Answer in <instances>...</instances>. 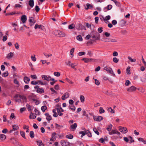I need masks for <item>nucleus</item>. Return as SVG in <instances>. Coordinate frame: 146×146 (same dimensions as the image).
<instances>
[{
	"label": "nucleus",
	"instance_id": "nucleus-51",
	"mask_svg": "<svg viewBox=\"0 0 146 146\" xmlns=\"http://www.w3.org/2000/svg\"><path fill=\"white\" fill-rule=\"evenodd\" d=\"M35 112L36 113V114L39 115L40 114V112H39L35 108Z\"/></svg>",
	"mask_w": 146,
	"mask_h": 146
},
{
	"label": "nucleus",
	"instance_id": "nucleus-48",
	"mask_svg": "<svg viewBox=\"0 0 146 146\" xmlns=\"http://www.w3.org/2000/svg\"><path fill=\"white\" fill-rule=\"evenodd\" d=\"M15 117L14 113H12L10 117V119H12Z\"/></svg>",
	"mask_w": 146,
	"mask_h": 146
},
{
	"label": "nucleus",
	"instance_id": "nucleus-14",
	"mask_svg": "<svg viewBox=\"0 0 146 146\" xmlns=\"http://www.w3.org/2000/svg\"><path fill=\"white\" fill-rule=\"evenodd\" d=\"M29 5L31 8H33L34 5V1L33 0H30L29 1Z\"/></svg>",
	"mask_w": 146,
	"mask_h": 146
},
{
	"label": "nucleus",
	"instance_id": "nucleus-32",
	"mask_svg": "<svg viewBox=\"0 0 146 146\" xmlns=\"http://www.w3.org/2000/svg\"><path fill=\"white\" fill-rule=\"evenodd\" d=\"M66 138L70 139H72L73 138V136L72 134H69L67 135L66 136Z\"/></svg>",
	"mask_w": 146,
	"mask_h": 146
},
{
	"label": "nucleus",
	"instance_id": "nucleus-61",
	"mask_svg": "<svg viewBox=\"0 0 146 146\" xmlns=\"http://www.w3.org/2000/svg\"><path fill=\"white\" fill-rule=\"evenodd\" d=\"M99 141L101 143H105L104 139L102 138H101L99 139Z\"/></svg>",
	"mask_w": 146,
	"mask_h": 146
},
{
	"label": "nucleus",
	"instance_id": "nucleus-45",
	"mask_svg": "<svg viewBox=\"0 0 146 146\" xmlns=\"http://www.w3.org/2000/svg\"><path fill=\"white\" fill-rule=\"evenodd\" d=\"M113 61L115 63H117L119 61V60L116 57H114L113 59Z\"/></svg>",
	"mask_w": 146,
	"mask_h": 146
},
{
	"label": "nucleus",
	"instance_id": "nucleus-40",
	"mask_svg": "<svg viewBox=\"0 0 146 146\" xmlns=\"http://www.w3.org/2000/svg\"><path fill=\"white\" fill-rule=\"evenodd\" d=\"M108 42H116L117 40L112 38H108Z\"/></svg>",
	"mask_w": 146,
	"mask_h": 146
},
{
	"label": "nucleus",
	"instance_id": "nucleus-38",
	"mask_svg": "<svg viewBox=\"0 0 146 146\" xmlns=\"http://www.w3.org/2000/svg\"><path fill=\"white\" fill-rule=\"evenodd\" d=\"M112 1H113L115 4L118 6L120 5V3L116 0H111Z\"/></svg>",
	"mask_w": 146,
	"mask_h": 146
},
{
	"label": "nucleus",
	"instance_id": "nucleus-35",
	"mask_svg": "<svg viewBox=\"0 0 146 146\" xmlns=\"http://www.w3.org/2000/svg\"><path fill=\"white\" fill-rule=\"evenodd\" d=\"M47 109V107L46 106H42L41 108V109L42 111L44 112Z\"/></svg>",
	"mask_w": 146,
	"mask_h": 146
},
{
	"label": "nucleus",
	"instance_id": "nucleus-54",
	"mask_svg": "<svg viewBox=\"0 0 146 146\" xmlns=\"http://www.w3.org/2000/svg\"><path fill=\"white\" fill-rule=\"evenodd\" d=\"M119 130L121 132L123 133V130L124 129V127H123L121 126H119Z\"/></svg>",
	"mask_w": 146,
	"mask_h": 146
},
{
	"label": "nucleus",
	"instance_id": "nucleus-64",
	"mask_svg": "<svg viewBox=\"0 0 146 146\" xmlns=\"http://www.w3.org/2000/svg\"><path fill=\"white\" fill-rule=\"evenodd\" d=\"M31 78L34 79H36L37 78L36 76L35 75H31Z\"/></svg>",
	"mask_w": 146,
	"mask_h": 146
},
{
	"label": "nucleus",
	"instance_id": "nucleus-57",
	"mask_svg": "<svg viewBox=\"0 0 146 146\" xmlns=\"http://www.w3.org/2000/svg\"><path fill=\"white\" fill-rule=\"evenodd\" d=\"M95 84L97 85H99L100 84V82L97 79H95Z\"/></svg>",
	"mask_w": 146,
	"mask_h": 146
},
{
	"label": "nucleus",
	"instance_id": "nucleus-25",
	"mask_svg": "<svg viewBox=\"0 0 146 146\" xmlns=\"http://www.w3.org/2000/svg\"><path fill=\"white\" fill-rule=\"evenodd\" d=\"M30 136L31 138H33L35 136L34 132L33 131H31L30 132Z\"/></svg>",
	"mask_w": 146,
	"mask_h": 146
},
{
	"label": "nucleus",
	"instance_id": "nucleus-55",
	"mask_svg": "<svg viewBox=\"0 0 146 146\" xmlns=\"http://www.w3.org/2000/svg\"><path fill=\"white\" fill-rule=\"evenodd\" d=\"M86 53L84 52H80L78 53V55L79 56H81L82 55H84Z\"/></svg>",
	"mask_w": 146,
	"mask_h": 146
},
{
	"label": "nucleus",
	"instance_id": "nucleus-28",
	"mask_svg": "<svg viewBox=\"0 0 146 146\" xmlns=\"http://www.w3.org/2000/svg\"><path fill=\"white\" fill-rule=\"evenodd\" d=\"M76 38L78 40L80 41H82L83 40L82 36L80 35H78L77 36Z\"/></svg>",
	"mask_w": 146,
	"mask_h": 146
},
{
	"label": "nucleus",
	"instance_id": "nucleus-62",
	"mask_svg": "<svg viewBox=\"0 0 146 146\" xmlns=\"http://www.w3.org/2000/svg\"><path fill=\"white\" fill-rule=\"evenodd\" d=\"M115 130H112L111 132L109 131V133L111 135L112 134H115Z\"/></svg>",
	"mask_w": 146,
	"mask_h": 146
},
{
	"label": "nucleus",
	"instance_id": "nucleus-24",
	"mask_svg": "<svg viewBox=\"0 0 146 146\" xmlns=\"http://www.w3.org/2000/svg\"><path fill=\"white\" fill-rule=\"evenodd\" d=\"M56 128V129H60L63 127V126L62 125H60L59 124H58L57 123H55Z\"/></svg>",
	"mask_w": 146,
	"mask_h": 146
},
{
	"label": "nucleus",
	"instance_id": "nucleus-21",
	"mask_svg": "<svg viewBox=\"0 0 146 146\" xmlns=\"http://www.w3.org/2000/svg\"><path fill=\"white\" fill-rule=\"evenodd\" d=\"M11 142L13 144H17L18 143V142L14 138H11Z\"/></svg>",
	"mask_w": 146,
	"mask_h": 146
},
{
	"label": "nucleus",
	"instance_id": "nucleus-4",
	"mask_svg": "<svg viewBox=\"0 0 146 146\" xmlns=\"http://www.w3.org/2000/svg\"><path fill=\"white\" fill-rule=\"evenodd\" d=\"M93 119L95 121H100L103 119V117L100 116H97L94 115Z\"/></svg>",
	"mask_w": 146,
	"mask_h": 146
},
{
	"label": "nucleus",
	"instance_id": "nucleus-34",
	"mask_svg": "<svg viewBox=\"0 0 146 146\" xmlns=\"http://www.w3.org/2000/svg\"><path fill=\"white\" fill-rule=\"evenodd\" d=\"M82 60L84 61L85 62L87 63L89 62V59L88 58H84L82 59Z\"/></svg>",
	"mask_w": 146,
	"mask_h": 146
},
{
	"label": "nucleus",
	"instance_id": "nucleus-20",
	"mask_svg": "<svg viewBox=\"0 0 146 146\" xmlns=\"http://www.w3.org/2000/svg\"><path fill=\"white\" fill-rule=\"evenodd\" d=\"M79 134H82V135L81 136V137H82L83 136H84L86 133V131H80L79 132Z\"/></svg>",
	"mask_w": 146,
	"mask_h": 146
},
{
	"label": "nucleus",
	"instance_id": "nucleus-60",
	"mask_svg": "<svg viewBox=\"0 0 146 146\" xmlns=\"http://www.w3.org/2000/svg\"><path fill=\"white\" fill-rule=\"evenodd\" d=\"M131 83L128 80H126V81L125 85L126 86H128Z\"/></svg>",
	"mask_w": 146,
	"mask_h": 146
},
{
	"label": "nucleus",
	"instance_id": "nucleus-50",
	"mask_svg": "<svg viewBox=\"0 0 146 146\" xmlns=\"http://www.w3.org/2000/svg\"><path fill=\"white\" fill-rule=\"evenodd\" d=\"M130 70V67H128L126 70V72L127 74H130V73H129V72Z\"/></svg>",
	"mask_w": 146,
	"mask_h": 146
},
{
	"label": "nucleus",
	"instance_id": "nucleus-6",
	"mask_svg": "<svg viewBox=\"0 0 146 146\" xmlns=\"http://www.w3.org/2000/svg\"><path fill=\"white\" fill-rule=\"evenodd\" d=\"M13 129H12L10 130L9 131V133H11L14 131H15L18 129H19V127L18 125H12Z\"/></svg>",
	"mask_w": 146,
	"mask_h": 146
},
{
	"label": "nucleus",
	"instance_id": "nucleus-36",
	"mask_svg": "<svg viewBox=\"0 0 146 146\" xmlns=\"http://www.w3.org/2000/svg\"><path fill=\"white\" fill-rule=\"evenodd\" d=\"M87 136L89 137H92V134L88 130L86 131V133Z\"/></svg>",
	"mask_w": 146,
	"mask_h": 146
},
{
	"label": "nucleus",
	"instance_id": "nucleus-41",
	"mask_svg": "<svg viewBox=\"0 0 146 146\" xmlns=\"http://www.w3.org/2000/svg\"><path fill=\"white\" fill-rule=\"evenodd\" d=\"M54 75L58 77L60 76V74L59 72H55L54 73Z\"/></svg>",
	"mask_w": 146,
	"mask_h": 146
},
{
	"label": "nucleus",
	"instance_id": "nucleus-8",
	"mask_svg": "<svg viewBox=\"0 0 146 146\" xmlns=\"http://www.w3.org/2000/svg\"><path fill=\"white\" fill-rule=\"evenodd\" d=\"M69 96V94L68 92H66L64 93L62 97V99L63 100H64Z\"/></svg>",
	"mask_w": 146,
	"mask_h": 146
},
{
	"label": "nucleus",
	"instance_id": "nucleus-46",
	"mask_svg": "<svg viewBox=\"0 0 146 146\" xmlns=\"http://www.w3.org/2000/svg\"><path fill=\"white\" fill-rule=\"evenodd\" d=\"M17 13L16 12H12L11 13H7L6 14V15H14L15 14H17Z\"/></svg>",
	"mask_w": 146,
	"mask_h": 146
},
{
	"label": "nucleus",
	"instance_id": "nucleus-19",
	"mask_svg": "<svg viewBox=\"0 0 146 146\" xmlns=\"http://www.w3.org/2000/svg\"><path fill=\"white\" fill-rule=\"evenodd\" d=\"M31 114L32 115V116L31 115H30L29 118L32 119H34L36 118V114H34V113H32V112H31Z\"/></svg>",
	"mask_w": 146,
	"mask_h": 146
},
{
	"label": "nucleus",
	"instance_id": "nucleus-59",
	"mask_svg": "<svg viewBox=\"0 0 146 146\" xmlns=\"http://www.w3.org/2000/svg\"><path fill=\"white\" fill-rule=\"evenodd\" d=\"M26 110V108H21L20 109V113H23V111H25Z\"/></svg>",
	"mask_w": 146,
	"mask_h": 146
},
{
	"label": "nucleus",
	"instance_id": "nucleus-10",
	"mask_svg": "<svg viewBox=\"0 0 146 146\" xmlns=\"http://www.w3.org/2000/svg\"><path fill=\"white\" fill-rule=\"evenodd\" d=\"M39 28L41 29L42 30H44V26L42 25H38L37 24H35V29H36L37 28Z\"/></svg>",
	"mask_w": 146,
	"mask_h": 146
},
{
	"label": "nucleus",
	"instance_id": "nucleus-56",
	"mask_svg": "<svg viewBox=\"0 0 146 146\" xmlns=\"http://www.w3.org/2000/svg\"><path fill=\"white\" fill-rule=\"evenodd\" d=\"M37 145L40 146L42 145V143L41 141H37Z\"/></svg>",
	"mask_w": 146,
	"mask_h": 146
},
{
	"label": "nucleus",
	"instance_id": "nucleus-43",
	"mask_svg": "<svg viewBox=\"0 0 146 146\" xmlns=\"http://www.w3.org/2000/svg\"><path fill=\"white\" fill-rule=\"evenodd\" d=\"M112 127V125L111 124H110L109 125H108V127L106 128V129L110 131Z\"/></svg>",
	"mask_w": 146,
	"mask_h": 146
},
{
	"label": "nucleus",
	"instance_id": "nucleus-29",
	"mask_svg": "<svg viewBox=\"0 0 146 146\" xmlns=\"http://www.w3.org/2000/svg\"><path fill=\"white\" fill-rule=\"evenodd\" d=\"M112 7V5H108L106 7H105L104 8V9H107L109 10H110Z\"/></svg>",
	"mask_w": 146,
	"mask_h": 146
},
{
	"label": "nucleus",
	"instance_id": "nucleus-30",
	"mask_svg": "<svg viewBox=\"0 0 146 146\" xmlns=\"http://www.w3.org/2000/svg\"><path fill=\"white\" fill-rule=\"evenodd\" d=\"M78 27L77 28L78 30H79L80 29H82V27H84V26H83L80 23H79L78 24Z\"/></svg>",
	"mask_w": 146,
	"mask_h": 146
},
{
	"label": "nucleus",
	"instance_id": "nucleus-39",
	"mask_svg": "<svg viewBox=\"0 0 146 146\" xmlns=\"http://www.w3.org/2000/svg\"><path fill=\"white\" fill-rule=\"evenodd\" d=\"M17 97H19L22 100H26V97L24 96H21L20 95H17Z\"/></svg>",
	"mask_w": 146,
	"mask_h": 146
},
{
	"label": "nucleus",
	"instance_id": "nucleus-47",
	"mask_svg": "<svg viewBox=\"0 0 146 146\" xmlns=\"http://www.w3.org/2000/svg\"><path fill=\"white\" fill-rule=\"evenodd\" d=\"M74 48H72L71 49V50L70 51V55H72V57H73V53L74 52Z\"/></svg>",
	"mask_w": 146,
	"mask_h": 146
},
{
	"label": "nucleus",
	"instance_id": "nucleus-31",
	"mask_svg": "<svg viewBox=\"0 0 146 146\" xmlns=\"http://www.w3.org/2000/svg\"><path fill=\"white\" fill-rule=\"evenodd\" d=\"M107 110L109 112L111 113H115L114 110H113L111 107L108 108Z\"/></svg>",
	"mask_w": 146,
	"mask_h": 146
},
{
	"label": "nucleus",
	"instance_id": "nucleus-22",
	"mask_svg": "<svg viewBox=\"0 0 146 146\" xmlns=\"http://www.w3.org/2000/svg\"><path fill=\"white\" fill-rule=\"evenodd\" d=\"M57 111L58 115L60 116H61L63 115V113L61 112L60 109L59 108L56 109Z\"/></svg>",
	"mask_w": 146,
	"mask_h": 146
},
{
	"label": "nucleus",
	"instance_id": "nucleus-33",
	"mask_svg": "<svg viewBox=\"0 0 146 146\" xmlns=\"http://www.w3.org/2000/svg\"><path fill=\"white\" fill-rule=\"evenodd\" d=\"M69 107V108L72 110L74 111L75 110V107L74 105H70Z\"/></svg>",
	"mask_w": 146,
	"mask_h": 146
},
{
	"label": "nucleus",
	"instance_id": "nucleus-63",
	"mask_svg": "<svg viewBox=\"0 0 146 146\" xmlns=\"http://www.w3.org/2000/svg\"><path fill=\"white\" fill-rule=\"evenodd\" d=\"M35 9L36 11L37 12H38L39 11L40 9L39 8L38 6L37 5L35 7Z\"/></svg>",
	"mask_w": 146,
	"mask_h": 146
},
{
	"label": "nucleus",
	"instance_id": "nucleus-18",
	"mask_svg": "<svg viewBox=\"0 0 146 146\" xmlns=\"http://www.w3.org/2000/svg\"><path fill=\"white\" fill-rule=\"evenodd\" d=\"M6 138L5 135L3 134H1L0 135V138L2 140H4Z\"/></svg>",
	"mask_w": 146,
	"mask_h": 146
},
{
	"label": "nucleus",
	"instance_id": "nucleus-49",
	"mask_svg": "<svg viewBox=\"0 0 146 146\" xmlns=\"http://www.w3.org/2000/svg\"><path fill=\"white\" fill-rule=\"evenodd\" d=\"M99 112L100 113H102L105 112L104 110L103 109L102 107L100 108Z\"/></svg>",
	"mask_w": 146,
	"mask_h": 146
},
{
	"label": "nucleus",
	"instance_id": "nucleus-52",
	"mask_svg": "<svg viewBox=\"0 0 146 146\" xmlns=\"http://www.w3.org/2000/svg\"><path fill=\"white\" fill-rule=\"evenodd\" d=\"M2 75L4 77H6L8 75V72L7 71L6 72H5L3 73L2 74Z\"/></svg>",
	"mask_w": 146,
	"mask_h": 146
},
{
	"label": "nucleus",
	"instance_id": "nucleus-44",
	"mask_svg": "<svg viewBox=\"0 0 146 146\" xmlns=\"http://www.w3.org/2000/svg\"><path fill=\"white\" fill-rule=\"evenodd\" d=\"M93 130L94 132L97 135H99L100 133L96 128H94Z\"/></svg>",
	"mask_w": 146,
	"mask_h": 146
},
{
	"label": "nucleus",
	"instance_id": "nucleus-37",
	"mask_svg": "<svg viewBox=\"0 0 146 146\" xmlns=\"http://www.w3.org/2000/svg\"><path fill=\"white\" fill-rule=\"evenodd\" d=\"M38 82V84H40L41 85H47V83H43L41 81V80H38L37 81Z\"/></svg>",
	"mask_w": 146,
	"mask_h": 146
},
{
	"label": "nucleus",
	"instance_id": "nucleus-16",
	"mask_svg": "<svg viewBox=\"0 0 146 146\" xmlns=\"http://www.w3.org/2000/svg\"><path fill=\"white\" fill-rule=\"evenodd\" d=\"M37 92L39 93H42L44 92V90L43 88H40L37 90Z\"/></svg>",
	"mask_w": 146,
	"mask_h": 146
},
{
	"label": "nucleus",
	"instance_id": "nucleus-13",
	"mask_svg": "<svg viewBox=\"0 0 146 146\" xmlns=\"http://www.w3.org/2000/svg\"><path fill=\"white\" fill-rule=\"evenodd\" d=\"M13 53L12 52L9 53L6 56V58L8 59L11 58L13 56Z\"/></svg>",
	"mask_w": 146,
	"mask_h": 146
},
{
	"label": "nucleus",
	"instance_id": "nucleus-15",
	"mask_svg": "<svg viewBox=\"0 0 146 146\" xmlns=\"http://www.w3.org/2000/svg\"><path fill=\"white\" fill-rule=\"evenodd\" d=\"M86 7L85 8L86 10H88L89 9H92L93 8V6L90 4L89 3H87L86 4Z\"/></svg>",
	"mask_w": 146,
	"mask_h": 146
},
{
	"label": "nucleus",
	"instance_id": "nucleus-58",
	"mask_svg": "<svg viewBox=\"0 0 146 146\" xmlns=\"http://www.w3.org/2000/svg\"><path fill=\"white\" fill-rule=\"evenodd\" d=\"M46 119L48 121H49L51 120L52 119V117L51 115H49L48 116H47L46 117Z\"/></svg>",
	"mask_w": 146,
	"mask_h": 146
},
{
	"label": "nucleus",
	"instance_id": "nucleus-42",
	"mask_svg": "<svg viewBox=\"0 0 146 146\" xmlns=\"http://www.w3.org/2000/svg\"><path fill=\"white\" fill-rule=\"evenodd\" d=\"M26 106L29 111H31L32 110V107L29 104H27L26 105Z\"/></svg>",
	"mask_w": 146,
	"mask_h": 146
},
{
	"label": "nucleus",
	"instance_id": "nucleus-1",
	"mask_svg": "<svg viewBox=\"0 0 146 146\" xmlns=\"http://www.w3.org/2000/svg\"><path fill=\"white\" fill-rule=\"evenodd\" d=\"M91 37L93 38V40H99L100 38V35L97 32L92 31L90 33Z\"/></svg>",
	"mask_w": 146,
	"mask_h": 146
},
{
	"label": "nucleus",
	"instance_id": "nucleus-53",
	"mask_svg": "<svg viewBox=\"0 0 146 146\" xmlns=\"http://www.w3.org/2000/svg\"><path fill=\"white\" fill-rule=\"evenodd\" d=\"M44 55L47 58L52 56V54H48L46 53H44Z\"/></svg>",
	"mask_w": 146,
	"mask_h": 146
},
{
	"label": "nucleus",
	"instance_id": "nucleus-27",
	"mask_svg": "<svg viewBox=\"0 0 146 146\" xmlns=\"http://www.w3.org/2000/svg\"><path fill=\"white\" fill-rule=\"evenodd\" d=\"M127 58L131 62H135L136 61V59H132L130 56H128Z\"/></svg>",
	"mask_w": 146,
	"mask_h": 146
},
{
	"label": "nucleus",
	"instance_id": "nucleus-23",
	"mask_svg": "<svg viewBox=\"0 0 146 146\" xmlns=\"http://www.w3.org/2000/svg\"><path fill=\"white\" fill-rule=\"evenodd\" d=\"M75 27V25L74 23H72L70 25H69L68 27V28L70 29H73Z\"/></svg>",
	"mask_w": 146,
	"mask_h": 146
},
{
	"label": "nucleus",
	"instance_id": "nucleus-26",
	"mask_svg": "<svg viewBox=\"0 0 146 146\" xmlns=\"http://www.w3.org/2000/svg\"><path fill=\"white\" fill-rule=\"evenodd\" d=\"M20 133L24 139H26V137L25 135V132L24 131H21Z\"/></svg>",
	"mask_w": 146,
	"mask_h": 146
},
{
	"label": "nucleus",
	"instance_id": "nucleus-11",
	"mask_svg": "<svg viewBox=\"0 0 146 146\" xmlns=\"http://www.w3.org/2000/svg\"><path fill=\"white\" fill-rule=\"evenodd\" d=\"M21 19L23 23H25L27 20L26 16L25 15H22L21 17Z\"/></svg>",
	"mask_w": 146,
	"mask_h": 146
},
{
	"label": "nucleus",
	"instance_id": "nucleus-3",
	"mask_svg": "<svg viewBox=\"0 0 146 146\" xmlns=\"http://www.w3.org/2000/svg\"><path fill=\"white\" fill-rule=\"evenodd\" d=\"M104 69L105 70H106L107 72L111 74L112 76H115V74L113 72V71L111 68L108 66H106L104 68Z\"/></svg>",
	"mask_w": 146,
	"mask_h": 146
},
{
	"label": "nucleus",
	"instance_id": "nucleus-5",
	"mask_svg": "<svg viewBox=\"0 0 146 146\" xmlns=\"http://www.w3.org/2000/svg\"><path fill=\"white\" fill-rule=\"evenodd\" d=\"M29 22L30 25L31 26L35 23L36 21L33 17H30L29 19Z\"/></svg>",
	"mask_w": 146,
	"mask_h": 146
},
{
	"label": "nucleus",
	"instance_id": "nucleus-2",
	"mask_svg": "<svg viewBox=\"0 0 146 146\" xmlns=\"http://www.w3.org/2000/svg\"><path fill=\"white\" fill-rule=\"evenodd\" d=\"M53 34L59 37H64L66 36L65 33L59 30H55L53 32Z\"/></svg>",
	"mask_w": 146,
	"mask_h": 146
},
{
	"label": "nucleus",
	"instance_id": "nucleus-12",
	"mask_svg": "<svg viewBox=\"0 0 146 146\" xmlns=\"http://www.w3.org/2000/svg\"><path fill=\"white\" fill-rule=\"evenodd\" d=\"M24 81L26 84H28L30 81V79L29 77L25 76L24 78Z\"/></svg>",
	"mask_w": 146,
	"mask_h": 146
},
{
	"label": "nucleus",
	"instance_id": "nucleus-7",
	"mask_svg": "<svg viewBox=\"0 0 146 146\" xmlns=\"http://www.w3.org/2000/svg\"><path fill=\"white\" fill-rule=\"evenodd\" d=\"M41 77L43 80L47 81H50V79H51V77L50 76L47 77L46 75H42Z\"/></svg>",
	"mask_w": 146,
	"mask_h": 146
},
{
	"label": "nucleus",
	"instance_id": "nucleus-17",
	"mask_svg": "<svg viewBox=\"0 0 146 146\" xmlns=\"http://www.w3.org/2000/svg\"><path fill=\"white\" fill-rule=\"evenodd\" d=\"M77 127V124L76 123H74L73 125L70 126V127L72 129H75Z\"/></svg>",
	"mask_w": 146,
	"mask_h": 146
},
{
	"label": "nucleus",
	"instance_id": "nucleus-9",
	"mask_svg": "<svg viewBox=\"0 0 146 146\" xmlns=\"http://www.w3.org/2000/svg\"><path fill=\"white\" fill-rule=\"evenodd\" d=\"M136 89V88L134 86H132L129 88L127 89V91L129 92H133L135 91Z\"/></svg>",
	"mask_w": 146,
	"mask_h": 146
}]
</instances>
